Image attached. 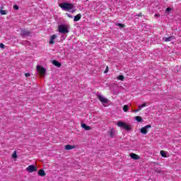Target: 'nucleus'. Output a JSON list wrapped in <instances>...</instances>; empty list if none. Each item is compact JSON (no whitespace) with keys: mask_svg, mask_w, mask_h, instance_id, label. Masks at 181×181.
I'll use <instances>...</instances> for the list:
<instances>
[{"mask_svg":"<svg viewBox=\"0 0 181 181\" xmlns=\"http://www.w3.org/2000/svg\"><path fill=\"white\" fill-rule=\"evenodd\" d=\"M173 39H175V37L171 36V37H164L163 40H164V42H171V40H173Z\"/></svg>","mask_w":181,"mask_h":181,"instance_id":"15","label":"nucleus"},{"mask_svg":"<svg viewBox=\"0 0 181 181\" xmlns=\"http://www.w3.org/2000/svg\"><path fill=\"white\" fill-rule=\"evenodd\" d=\"M134 119L137 121V122H142L143 121V119L141 117V116H136Z\"/></svg>","mask_w":181,"mask_h":181,"instance_id":"18","label":"nucleus"},{"mask_svg":"<svg viewBox=\"0 0 181 181\" xmlns=\"http://www.w3.org/2000/svg\"><path fill=\"white\" fill-rule=\"evenodd\" d=\"M59 6L63 11H71V9L74 8V5L70 3H62L59 4Z\"/></svg>","mask_w":181,"mask_h":181,"instance_id":"2","label":"nucleus"},{"mask_svg":"<svg viewBox=\"0 0 181 181\" xmlns=\"http://www.w3.org/2000/svg\"><path fill=\"white\" fill-rule=\"evenodd\" d=\"M37 71L40 73V76H45V74H46V69H45L42 66H37Z\"/></svg>","mask_w":181,"mask_h":181,"instance_id":"5","label":"nucleus"},{"mask_svg":"<svg viewBox=\"0 0 181 181\" xmlns=\"http://www.w3.org/2000/svg\"><path fill=\"white\" fill-rule=\"evenodd\" d=\"M130 158H132V159H134V160H138L141 159V156H139L137 154H135L134 153H130Z\"/></svg>","mask_w":181,"mask_h":181,"instance_id":"8","label":"nucleus"},{"mask_svg":"<svg viewBox=\"0 0 181 181\" xmlns=\"http://www.w3.org/2000/svg\"><path fill=\"white\" fill-rule=\"evenodd\" d=\"M149 128H152V125L151 124L146 125L145 127L141 129L140 132L145 135L148 134V129H149Z\"/></svg>","mask_w":181,"mask_h":181,"instance_id":"6","label":"nucleus"},{"mask_svg":"<svg viewBox=\"0 0 181 181\" xmlns=\"http://www.w3.org/2000/svg\"><path fill=\"white\" fill-rule=\"evenodd\" d=\"M81 127L83 128V129H85L86 131H90V129H91V127L90 126H87L86 123H82Z\"/></svg>","mask_w":181,"mask_h":181,"instance_id":"10","label":"nucleus"},{"mask_svg":"<svg viewBox=\"0 0 181 181\" xmlns=\"http://www.w3.org/2000/svg\"><path fill=\"white\" fill-rule=\"evenodd\" d=\"M155 16V18H157V17L160 16V15H159V14H158V13H157V14H155V16Z\"/></svg>","mask_w":181,"mask_h":181,"instance_id":"34","label":"nucleus"},{"mask_svg":"<svg viewBox=\"0 0 181 181\" xmlns=\"http://www.w3.org/2000/svg\"><path fill=\"white\" fill-rule=\"evenodd\" d=\"M0 48L1 49H5V45L2 43H0Z\"/></svg>","mask_w":181,"mask_h":181,"instance_id":"26","label":"nucleus"},{"mask_svg":"<svg viewBox=\"0 0 181 181\" xmlns=\"http://www.w3.org/2000/svg\"><path fill=\"white\" fill-rule=\"evenodd\" d=\"M117 26H119V28H124V24H121V23H117Z\"/></svg>","mask_w":181,"mask_h":181,"instance_id":"25","label":"nucleus"},{"mask_svg":"<svg viewBox=\"0 0 181 181\" xmlns=\"http://www.w3.org/2000/svg\"><path fill=\"white\" fill-rule=\"evenodd\" d=\"M128 110H129V107L127 105H124L123 107V111L124 112H128Z\"/></svg>","mask_w":181,"mask_h":181,"instance_id":"21","label":"nucleus"},{"mask_svg":"<svg viewBox=\"0 0 181 181\" xmlns=\"http://www.w3.org/2000/svg\"><path fill=\"white\" fill-rule=\"evenodd\" d=\"M13 8L16 10H18V9H19V6H18V5H14Z\"/></svg>","mask_w":181,"mask_h":181,"instance_id":"27","label":"nucleus"},{"mask_svg":"<svg viewBox=\"0 0 181 181\" xmlns=\"http://www.w3.org/2000/svg\"><path fill=\"white\" fill-rule=\"evenodd\" d=\"M97 96H98L99 101H100V103H102L103 104H106V103H108V99L104 98V96H103V95L98 94Z\"/></svg>","mask_w":181,"mask_h":181,"instance_id":"7","label":"nucleus"},{"mask_svg":"<svg viewBox=\"0 0 181 181\" xmlns=\"http://www.w3.org/2000/svg\"><path fill=\"white\" fill-rule=\"evenodd\" d=\"M172 9L170 8H167L166 9V13H168V12H170Z\"/></svg>","mask_w":181,"mask_h":181,"instance_id":"28","label":"nucleus"},{"mask_svg":"<svg viewBox=\"0 0 181 181\" xmlns=\"http://www.w3.org/2000/svg\"><path fill=\"white\" fill-rule=\"evenodd\" d=\"M160 153L163 158H168V152L162 150L160 151Z\"/></svg>","mask_w":181,"mask_h":181,"instance_id":"16","label":"nucleus"},{"mask_svg":"<svg viewBox=\"0 0 181 181\" xmlns=\"http://www.w3.org/2000/svg\"><path fill=\"white\" fill-rule=\"evenodd\" d=\"M52 64H54V66H56L57 67H62V64L57 60H53Z\"/></svg>","mask_w":181,"mask_h":181,"instance_id":"12","label":"nucleus"},{"mask_svg":"<svg viewBox=\"0 0 181 181\" xmlns=\"http://www.w3.org/2000/svg\"><path fill=\"white\" fill-rule=\"evenodd\" d=\"M156 172H157V173H160V170L157 169V170H156Z\"/></svg>","mask_w":181,"mask_h":181,"instance_id":"33","label":"nucleus"},{"mask_svg":"<svg viewBox=\"0 0 181 181\" xmlns=\"http://www.w3.org/2000/svg\"><path fill=\"white\" fill-rule=\"evenodd\" d=\"M105 73H108V66L106 67V69L105 71Z\"/></svg>","mask_w":181,"mask_h":181,"instance_id":"32","label":"nucleus"},{"mask_svg":"<svg viewBox=\"0 0 181 181\" xmlns=\"http://www.w3.org/2000/svg\"><path fill=\"white\" fill-rule=\"evenodd\" d=\"M12 158H13V159H16V158H18V154L16 153V151H15L13 152V153L12 154Z\"/></svg>","mask_w":181,"mask_h":181,"instance_id":"23","label":"nucleus"},{"mask_svg":"<svg viewBox=\"0 0 181 181\" xmlns=\"http://www.w3.org/2000/svg\"><path fill=\"white\" fill-rule=\"evenodd\" d=\"M26 170L29 173H33V172L37 171V168H36V166H35V165H30L26 168Z\"/></svg>","mask_w":181,"mask_h":181,"instance_id":"4","label":"nucleus"},{"mask_svg":"<svg viewBox=\"0 0 181 181\" xmlns=\"http://www.w3.org/2000/svg\"><path fill=\"white\" fill-rule=\"evenodd\" d=\"M110 135L111 138H114V135H115V130L114 129H112L110 132Z\"/></svg>","mask_w":181,"mask_h":181,"instance_id":"19","label":"nucleus"},{"mask_svg":"<svg viewBox=\"0 0 181 181\" xmlns=\"http://www.w3.org/2000/svg\"><path fill=\"white\" fill-rule=\"evenodd\" d=\"M117 125L119 128H123L126 131H131V126L124 122L119 121L117 122Z\"/></svg>","mask_w":181,"mask_h":181,"instance_id":"3","label":"nucleus"},{"mask_svg":"<svg viewBox=\"0 0 181 181\" xmlns=\"http://www.w3.org/2000/svg\"><path fill=\"white\" fill-rule=\"evenodd\" d=\"M69 30L70 25L69 24H61L58 25V32H59V33L64 35V33H69Z\"/></svg>","mask_w":181,"mask_h":181,"instance_id":"1","label":"nucleus"},{"mask_svg":"<svg viewBox=\"0 0 181 181\" xmlns=\"http://www.w3.org/2000/svg\"><path fill=\"white\" fill-rule=\"evenodd\" d=\"M117 80H120V81H124V80H125V76H124V75H120L117 77Z\"/></svg>","mask_w":181,"mask_h":181,"instance_id":"20","label":"nucleus"},{"mask_svg":"<svg viewBox=\"0 0 181 181\" xmlns=\"http://www.w3.org/2000/svg\"><path fill=\"white\" fill-rule=\"evenodd\" d=\"M80 19H81V14H77L74 16V22H78Z\"/></svg>","mask_w":181,"mask_h":181,"instance_id":"13","label":"nucleus"},{"mask_svg":"<svg viewBox=\"0 0 181 181\" xmlns=\"http://www.w3.org/2000/svg\"><path fill=\"white\" fill-rule=\"evenodd\" d=\"M57 39V35H52L49 38V45H54V40Z\"/></svg>","mask_w":181,"mask_h":181,"instance_id":"9","label":"nucleus"},{"mask_svg":"<svg viewBox=\"0 0 181 181\" xmlns=\"http://www.w3.org/2000/svg\"><path fill=\"white\" fill-rule=\"evenodd\" d=\"M146 106V103H143L142 105H140L138 106V109L141 111L144 107Z\"/></svg>","mask_w":181,"mask_h":181,"instance_id":"22","label":"nucleus"},{"mask_svg":"<svg viewBox=\"0 0 181 181\" xmlns=\"http://www.w3.org/2000/svg\"><path fill=\"white\" fill-rule=\"evenodd\" d=\"M66 16H67L68 18H73V16H71V14L66 13Z\"/></svg>","mask_w":181,"mask_h":181,"instance_id":"31","label":"nucleus"},{"mask_svg":"<svg viewBox=\"0 0 181 181\" xmlns=\"http://www.w3.org/2000/svg\"><path fill=\"white\" fill-rule=\"evenodd\" d=\"M25 77H30V74L26 73L25 74Z\"/></svg>","mask_w":181,"mask_h":181,"instance_id":"29","label":"nucleus"},{"mask_svg":"<svg viewBox=\"0 0 181 181\" xmlns=\"http://www.w3.org/2000/svg\"><path fill=\"white\" fill-rule=\"evenodd\" d=\"M139 109L138 108V109H136V110H133V112H139Z\"/></svg>","mask_w":181,"mask_h":181,"instance_id":"30","label":"nucleus"},{"mask_svg":"<svg viewBox=\"0 0 181 181\" xmlns=\"http://www.w3.org/2000/svg\"><path fill=\"white\" fill-rule=\"evenodd\" d=\"M38 175H39V176H42V177L46 176V173H45V170H40L38 171Z\"/></svg>","mask_w":181,"mask_h":181,"instance_id":"17","label":"nucleus"},{"mask_svg":"<svg viewBox=\"0 0 181 181\" xmlns=\"http://www.w3.org/2000/svg\"><path fill=\"white\" fill-rule=\"evenodd\" d=\"M75 148H76V146H72V145H70V144H68V145L65 146V149L66 151H70L71 149H75Z\"/></svg>","mask_w":181,"mask_h":181,"instance_id":"11","label":"nucleus"},{"mask_svg":"<svg viewBox=\"0 0 181 181\" xmlns=\"http://www.w3.org/2000/svg\"><path fill=\"white\" fill-rule=\"evenodd\" d=\"M29 34H30L29 31H28L26 30H23L21 31V35L22 36H29Z\"/></svg>","mask_w":181,"mask_h":181,"instance_id":"14","label":"nucleus"},{"mask_svg":"<svg viewBox=\"0 0 181 181\" xmlns=\"http://www.w3.org/2000/svg\"><path fill=\"white\" fill-rule=\"evenodd\" d=\"M1 15H6L7 12L5 10H0Z\"/></svg>","mask_w":181,"mask_h":181,"instance_id":"24","label":"nucleus"}]
</instances>
